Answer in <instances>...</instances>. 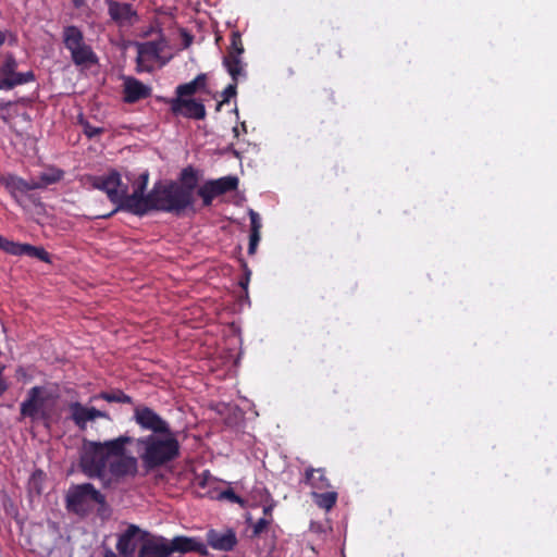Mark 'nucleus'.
<instances>
[{"mask_svg": "<svg viewBox=\"0 0 557 557\" xmlns=\"http://www.w3.org/2000/svg\"><path fill=\"white\" fill-rule=\"evenodd\" d=\"M166 545L172 557H174L176 553L183 555L189 552H197L205 556L208 555L207 547L193 537L176 536L171 541L166 540Z\"/></svg>", "mask_w": 557, "mask_h": 557, "instance_id": "obj_15", "label": "nucleus"}, {"mask_svg": "<svg viewBox=\"0 0 557 557\" xmlns=\"http://www.w3.org/2000/svg\"><path fill=\"white\" fill-rule=\"evenodd\" d=\"M70 419L81 430L86 431L88 424L94 428V423L97 419H104L108 423H111L112 419L107 411L99 410L95 407L83 405L79 401H73L69 405Z\"/></svg>", "mask_w": 557, "mask_h": 557, "instance_id": "obj_8", "label": "nucleus"}, {"mask_svg": "<svg viewBox=\"0 0 557 557\" xmlns=\"http://www.w3.org/2000/svg\"><path fill=\"white\" fill-rule=\"evenodd\" d=\"M250 216V223H251V232H260L261 228V222L259 214L255 212L253 210L249 211Z\"/></svg>", "mask_w": 557, "mask_h": 557, "instance_id": "obj_35", "label": "nucleus"}, {"mask_svg": "<svg viewBox=\"0 0 557 557\" xmlns=\"http://www.w3.org/2000/svg\"><path fill=\"white\" fill-rule=\"evenodd\" d=\"M95 506H98V512L102 513L108 509L106 496L98 491L91 483L73 485L66 494V508L81 516L89 515Z\"/></svg>", "mask_w": 557, "mask_h": 557, "instance_id": "obj_4", "label": "nucleus"}, {"mask_svg": "<svg viewBox=\"0 0 557 557\" xmlns=\"http://www.w3.org/2000/svg\"><path fill=\"white\" fill-rule=\"evenodd\" d=\"M85 0H73V3L76 8H79L84 4Z\"/></svg>", "mask_w": 557, "mask_h": 557, "instance_id": "obj_42", "label": "nucleus"}, {"mask_svg": "<svg viewBox=\"0 0 557 557\" xmlns=\"http://www.w3.org/2000/svg\"><path fill=\"white\" fill-rule=\"evenodd\" d=\"M181 178L184 182L182 184L185 188H189V193L193 196V191L197 185V176L191 168H186L182 171Z\"/></svg>", "mask_w": 557, "mask_h": 557, "instance_id": "obj_28", "label": "nucleus"}, {"mask_svg": "<svg viewBox=\"0 0 557 557\" xmlns=\"http://www.w3.org/2000/svg\"><path fill=\"white\" fill-rule=\"evenodd\" d=\"M270 524V520H267L264 518L259 519L255 525H253V535L258 536L260 535Z\"/></svg>", "mask_w": 557, "mask_h": 557, "instance_id": "obj_34", "label": "nucleus"}, {"mask_svg": "<svg viewBox=\"0 0 557 557\" xmlns=\"http://www.w3.org/2000/svg\"><path fill=\"white\" fill-rule=\"evenodd\" d=\"M236 89H237V83H235L233 81L232 84H230L222 92V96H223V100L220 101L218 104H216V108L215 110L216 111H220L221 110V107L225 103V102H228V100L232 98V97H235L236 96Z\"/></svg>", "mask_w": 557, "mask_h": 557, "instance_id": "obj_32", "label": "nucleus"}, {"mask_svg": "<svg viewBox=\"0 0 557 557\" xmlns=\"http://www.w3.org/2000/svg\"><path fill=\"white\" fill-rule=\"evenodd\" d=\"M148 533L141 531L139 527L129 524L125 532L120 534L116 543V549L122 557H134L137 546Z\"/></svg>", "mask_w": 557, "mask_h": 557, "instance_id": "obj_12", "label": "nucleus"}, {"mask_svg": "<svg viewBox=\"0 0 557 557\" xmlns=\"http://www.w3.org/2000/svg\"><path fill=\"white\" fill-rule=\"evenodd\" d=\"M84 132H85V134H86L89 138H91V137H94V136H96V135L100 134V133H101V129H100V128H98V127H92V126H90V125L87 123V124H85V126H84Z\"/></svg>", "mask_w": 557, "mask_h": 557, "instance_id": "obj_36", "label": "nucleus"}, {"mask_svg": "<svg viewBox=\"0 0 557 557\" xmlns=\"http://www.w3.org/2000/svg\"><path fill=\"white\" fill-rule=\"evenodd\" d=\"M305 483L315 488L329 486L323 469L308 468L305 473Z\"/></svg>", "mask_w": 557, "mask_h": 557, "instance_id": "obj_24", "label": "nucleus"}, {"mask_svg": "<svg viewBox=\"0 0 557 557\" xmlns=\"http://www.w3.org/2000/svg\"><path fill=\"white\" fill-rule=\"evenodd\" d=\"M250 271L246 269V280L240 282V285L246 288L249 281Z\"/></svg>", "mask_w": 557, "mask_h": 557, "instance_id": "obj_39", "label": "nucleus"}, {"mask_svg": "<svg viewBox=\"0 0 557 557\" xmlns=\"http://www.w3.org/2000/svg\"><path fill=\"white\" fill-rule=\"evenodd\" d=\"M23 255L39 259L47 263L50 262V256L42 247H36L29 244H24Z\"/></svg>", "mask_w": 557, "mask_h": 557, "instance_id": "obj_26", "label": "nucleus"}, {"mask_svg": "<svg viewBox=\"0 0 557 557\" xmlns=\"http://www.w3.org/2000/svg\"><path fill=\"white\" fill-rule=\"evenodd\" d=\"M244 53V46L242 42V37L238 32H234L232 34V42L231 47L227 50V54L242 55Z\"/></svg>", "mask_w": 557, "mask_h": 557, "instance_id": "obj_29", "label": "nucleus"}, {"mask_svg": "<svg viewBox=\"0 0 557 557\" xmlns=\"http://www.w3.org/2000/svg\"><path fill=\"white\" fill-rule=\"evenodd\" d=\"M63 176V172L57 169H49L42 172L38 178H33L35 189L45 188L51 184L59 182Z\"/></svg>", "mask_w": 557, "mask_h": 557, "instance_id": "obj_22", "label": "nucleus"}, {"mask_svg": "<svg viewBox=\"0 0 557 557\" xmlns=\"http://www.w3.org/2000/svg\"><path fill=\"white\" fill-rule=\"evenodd\" d=\"M207 541L211 547L224 552L232 550L237 544L236 534L233 530H227L225 533L210 530L207 533Z\"/></svg>", "mask_w": 557, "mask_h": 557, "instance_id": "obj_16", "label": "nucleus"}, {"mask_svg": "<svg viewBox=\"0 0 557 557\" xmlns=\"http://www.w3.org/2000/svg\"><path fill=\"white\" fill-rule=\"evenodd\" d=\"M107 3L111 20L119 26H131L138 20L137 13L133 10L132 4L113 0H107Z\"/></svg>", "mask_w": 557, "mask_h": 557, "instance_id": "obj_14", "label": "nucleus"}, {"mask_svg": "<svg viewBox=\"0 0 557 557\" xmlns=\"http://www.w3.org/2000/svg\"><path fill=\"white\" fill-rule=\"evenodd\" d=\"M103 557H117L111 549H107Z\"/></svg>", "mask_w": 557, "mask_h": 557, "instance_id": "obj_41", "label": "nucleus"}, {"mask_svg": "<svg viewBox=\"0 0 557 557\" xmlns=\"http://www.w3.org/2000/svg\"><path fill=\"white\" fill-rule=\"evenodd\" d=\"M260 240V232H250L249 244L257 245Z\"/></svg>", "mask_w": 557, "mask_h": 557, "instance_id": "obj_38", "label": "nucleus"}, {"mask_svg": "<svg viewBox=\"0 0 557 557\" xmlns=\"http://www.w3.org/2000/svg\"><path fill=\"white\" fill-rule=\"evenodd\" d=\"M271 511H272V506H265V507L263 508V512H264V515H271Z\"/></svg>", "mask_w": 557, "mask_h": 557, "instance_id": "obj_44", "label": "nucleus"}, {"mask_svg": "<svg viewBox=\"0 0 557 557\" xmlns=\"http://www.w3.org/2000/svg\"><path fill=\"white\" fill-rule=\"evenodd\" d=\"M219 499H226L232 503L239 504L243 508L246 506V502L235 494V492L232 488H227L225 491H222L219 493L218 496Z\"/></svg>", "mask_w": 557, "mask_h": 557, "instance_id": "obj_31", "label": "nucleus"}, {"mask_svg": "<svg viewBox=\"0 0 557 557\" xmlns=\"http://www.w3.org/2000/svg\"><path fill=\"white\" fill-rule=\"evenodd\" d=\"M63 41L76 65H90L97 61L91 48L85 44L83 33L76 26L64 28Z\"/></svg>", "mask_w": 557, "mask_h": 557, "instance_id": "obj_7", "label": "nucleus"}, {"mask_svg": "<svg viewBox=\"0 0 557 557\" xmlns=\"http://www.w3.org/2000/svg\"><path fill=\"white\" fill-rule=\"evenodd\" d=\"M23 248L24 244L14 243L0 235V249L3 251L14 256H23Z\"/></svg>", "mask_w": 557, "mask_h": 557, "instance_id": "obj_27", "label": "nucleus"}, {"mask_svg": "<svg viewBox=\"0 0 557 557\" xmlns=\"http://www.w3.org/2000/svg\"><path fill=\"white\" fill-rule=\"evenodd\" d=\"M42 475V472L41 471H37L33 474V482H35L37 480V478H41Z\"/></svg>", "mask_w": 557, "mask_h": 557, "instance_id": "obj_43", "label": "nucleus"}, {"mask_svg": "<svg viewBox=\"0 0 557 557\" xmlns=\"http://www.w3.org/2000/svg\"><path fill=\"white\" fill-rule=\"evenodd\" d=\"M140 459L147 469H154L175 459L180 454V444L174 433L148 435L136 441Z\"/></svg>", "mask_w": 557, "mask_h": 557, "instance_id": "obj_3", "label": "nucleus"}, {"mask_svg": "<svg viewBox=\"0 0 557 557\" xmlns=\"http://www.w3.org/2000/svg\"><path fill=\"white\" fill-rule=\"evenodd\" d=\"M198 195L202 198L205 206H210L214 198L212 193L207 188L205 184L198 189Z\"/></svg>", "mask_w": 557, "mask_h": 557, "instance_id": "obj_33", "label": "nucleus"}, {"mask_svg": "<svg viewBox=\"0 0 557 557\" xmlns=\"http://www.w3.org/2000/svg\"><path fill=\"white\" fill-rule=\"evenodd\" d=\"M194 83H196L198 89H205L206 85H207V75L206 74H199L196 76V78L194 79Z\"/></svg>", "mask_w": 557, "mask_h": 557, "instance_id": "obj_37", "label": "nucleus"}, {"mask_svg": "<svg viewBox=\"0 0 557 557\" xmlns=\"http://www.w3.org/2000/svg\"><path fill=\"white\" fill-rule=\"evenodd\" d=\"M149 211L158 210L175 215H182L193 206L194 197L189 188L177 182H158L148 193Z\"/></svg>", "mask_w": 557, "mask_h": 557, "instance_id": "obj_2", "label": "nucleus"}, {"mask_svg": "<svg viewBox=\"0 0 557 557\" xmlns=\"http://www.w3.org/2000/svg\"><path fill=\"white\" fill-rule=\"evenodd\" d=\"M207 188L214 197L225 193L235 190L238 186V178L236 176H225L219 180L208 181L205 183Z\"/></svg>", "mask_w": 557, "mask_h": 557, "instance_id": "obj_18", "label": "nucleus"}, {"mask_svg": "<svg viewBox=\"0 0 557 557\" xmlns=\"http://www.w3.org/2000/svg\"><path fill=\"white\" fill-rule=\"evenodd\" d=\"M257 245L249 244L248 253L253 255L256 252Z\"/></svg>", "mask_w": 557, "mask_h": 557, "instance_id": "obj_40", "label": "nucleus"}, {"mask_svg": "<svg viewBox=\"0 0 557 557\" xmlns=\"http://www.w3.org/2000/svg\"><path fill=\"white\" fill-rule=\"evenodd\" d=\"M198 90L199 89H198L196 83H194V81H191L189 83L182 84V85L177 86L176 97L186 98V97L195 95Z\"/></svg>", "mask_w": 557, "mask_h": 557, "instance_id": "obj_30", "label": "nucleus"}, {"mask_svg": "<svg viewBox=\"0 0 557 557\" xmlns=\"http://www.w3.org/2000/svg\"><path fill=\"white\" fill-rule=\"evenodd\" d=\"M54 403L55 399L44 387L35 386L28 391L27 398L21 404V416L47 422Z\"/></svg>", "mask_w": 557, "mask_h": 557, "instance_id": "obj_5", "label": "nucleus"}, {"mask_svg": "<svg viewBox=\"0 0 557 557\" xmlns=\"http://www.w3.org/2000/svg\"><path fill=\"white\" fill-rule=\"evenodd\" d=\"M313 496L315 498L317 505L320 508H323L326 510L332 509L337 499V494L335 492H326V493H322V494L314 493Z\"/></svg>", "mask_w": 557, "mask_h": 557, "instance_id": "obj_25", "label": "nucleus"}, {"mask_svg": "<svg viewBox=\"0 0 557 557\" xmlns=\"http://www.w3.org/2000/svg\"><path fill=\"white\" fill-rule=\"evenodd\" d=\"M134 442L122 435L104 442L84 440L79 456V467L88 478H97L103 487L111 488L138 471L137 458L126 455V445Z\"/></svg>", "mask_w": 557, "mask_h": 557, "instance_id": "obj_1", "label": "nucleus"}, {"mask_svg": "<svg viewBox=\"0 0 557 557\" xmlns=\"http://www.w3.org/2000/svg\"><path fill=\"white\" fill-rule=\"evenodd\" d=\"M4 34L2 32H0V46L4 42Z\"/></svg>", "mask_w": 557, "mask_h": 557, "instance_id": "obj_45", "label": "nucleus"}, {"mask_svg": "<svg viewBox=\"0 0 557 557\" xmlns=\"http://www.w3.org/2000/svg\"><path fill=\"white\" fill-rule=\"evenodd\" d=\"M134 420L141 429L150 431V435L173 433L169 423L149 407H136L134 410Z\"/></svg>", "mask_w": 557, "mask_h": 557, "instance_id": "obj_9", "label": "nucleus"}, {"mask_svg": "<svg viewBox=\"0 0 557 557\" xmlns=\"http://www.w3.org/2000/svg\"><path fill=\"white\" fill-rule=\"evenodd\" d=\"M126 177L129 182H133V193L128 194V186L126 184L122 188L124 195L123 210L136 215H144L149 211L148 194L145 195L149 173L146 171L134 181L129 175H126Z\"/></svg>", "mask_w": 557, "mask_h": 557, "instance_id": "obj_6", "label": "nucleus"}, {"mask_svg": "<svg viewBox=\"0 0 557 557\" xmlns=\"http://www.w3.org/2000/svg\"><path fill=\"white\" fill-rule=\"evenodd\" d=\"M162 47L158 41H146L137 44V64L140 65L144 59L158 58Z\"/></svg>", "mask_w": 557, "mask_h": 557, "instance_id": "obj_21", "label": "nucleus"}, {"mask_svg": "<svg viewBox=\"0 0 557 557\" xmlns=\"http://www.w3.org/2000/svg\"><path fill=\"white\" fill-rule=\"evenodd\" d=\"M17 63L12 54H7L3 64L0 66V89H11L17 85L34 81L32 71L26 73L16 72Z\"/></svg>", "mask_w": 557, "mask_h": 557, "instance_id": "obj_10", "label": "nucleus"}, {"mask_svg": "<svg viewBox=\"0 0 557 557\" xmlns=\"http://www.w3.org/2000/svg\"><path fill=\"white\" fill-rule=\"evenodd\" d=\"M1 184L9 190L13 197H17V194H25L29 190H34L33 180L29 182L24 181L20 177L9 175L0 178Z\"/></svg>", "mask_w": 557, "mask_h": 557, "instance_id": "obj_19", "label": "nucleus"}, {"mask_svg": "<svg viewBox=\"0 0 557 557\" xmlns=\"http://www.w3.org/2000/svg\"><path fill=\"white\" fill-rule=\"evenodd\" d=\"M150 87L144 85L136 78L127 77L124 82V100L128 103L136 102L140 99L149 97Z\"/></svg>", "mask_w": 557, "mask_h": 557, "instance_id": "obj_17", "label": "nucleus"}, {"mask_svg": "<svg viewBox=\"0 0 557 557\" xmlns=\"http://www.w3.org/2000/svg\"><path fill=\"white\" fill-rule=\"evenodd\" d=\"M223 64L235 83L238 82L240 76L245 75L242 55L226 54L223 59Z\"/></svg>", "mask_w": 557, "mask_h": 557, "instance_id": "obj_20", "label": "nucleus"}, {"mask_svg": "<svg viewBox=\"0 0 557 557\" xmlns=\"http://www.w3.org/2000/svg\"><path fill=\"white\" fill-rule=\"evenodd\" d=\"M103 399L108 403H116V404H132V398L124 394L121 389L112 388L109 391H103L90 398V400Z\"/></svg>", "mask_w": 557, "mask_h": 557, "instance_id": "obj_23", "label": "nucleus"}, {"mask_svg": "<svg viewBox=\"0 0 557 557\" xmlns=\"http://www.w3.org/2000/svg\"><path fill=\"white\" fill-rule=\"evenodd\" d=\"M171 110L174 114H181L188 119L203 120L206 117L205 106L195 99L176 97L171 100Z\"/></svg>", "mask_w": 557, "mask_h": 557, "instance_id": "obj_13", "label": "nucleus"}, {"mask_svg": "<svg viewBox=\"0 0 557 557\" xmlns=\"http://www.w3.org/2000/svg\"><path fill=\"white\" fill-rule=\"evenodd\" d=\"M94 186L107 193L109 199L117 205L116 210H123L124 195L122 188L125 184L122 183L121 175L116 171H112L106 177H97Z\"/></svg>", "mask_w": 557, "mask_h": 557, "instance_id": "obj_11", "label": "nucleus"}]
</instances>
